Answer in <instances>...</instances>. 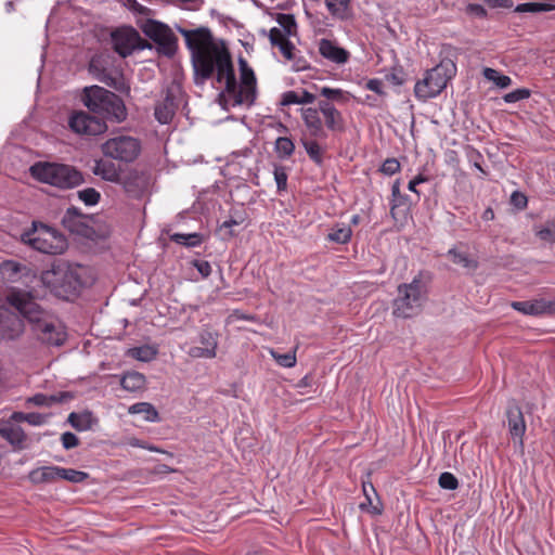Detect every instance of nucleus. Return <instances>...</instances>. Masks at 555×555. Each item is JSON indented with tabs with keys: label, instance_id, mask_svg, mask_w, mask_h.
I'll list each match as a JSON object with an SVG mask.
<instances>
[{
	"label": "nucleus",
	"instance_id": "obj_1",
	"mask_svg": "<svg viewBox=\"0 0 555 555\" xmlns=\"http://www.w3.org/2000/svg\"><path fill=\"white\" fill-rule=\"evenodd\" d=\"M177 30L184 37L186 47L191 51L194 69V82L199 86L212 77L217 72V82H225V92L233 98L234 105L244 104L241 92L237 91V81L229 50L214 43L211 31L207 27L188 30L177 26Z\"/></svg>",
	"mask_w": 555,
	"mask_h": 555
},
{
	"label": "nucleus",
	"instance_id": "obj_2",
	"mask_svg": "<svg viewBox=\"0 0 555 555\" xmlns=\"http://www.w3.org/2000/svg\"><path fill=\"white\" fill-rule=\"evenodd\" d=\"M7 301L22 312L34 337L48 347H61L67 339V333L61 321L43 308L29 291L12 288Z\"/></svg>",
	"mask_w": 555,
	"mask_h": 555
},
{
	"label": "nucleus",
	"instance_id": "obj_3",
	"mask_svg": "<svg viewBox=\"0 0 555 555\" xmlns=\"http://www.w3.org/2000/svg\"><path fill=\"white\" fill-rule=\"evenodd\" d=\"M81 271L80 266L59 259L53 261L50 269L42 271L41 282L56 297L69 300L78 296L83 287Z\"/></svg>",
	"mask_w": 555,
	"mask_h": 555
},
{
	"label": "nucleus",
	"instance_id": "obj_4",
	"mask_svg": "<svg viewBox=\"0 0 555 555\" xmlns=\"http://www.w3.org/2000/svg\"><path fill=\"white\" fill-rule=\"evenodd\" d=\"M80 100L90 113L104 121L121 122L127 118L122 99L103 87H85Z\"/></svg>",
	"mask_w": 555,
	"mask_h": 555
},
{
	"label": "nucleus",
	"instance_id": "obj_5",
	"mask_svg": "<svg viewBox=\"0 0 555 555\" xmlns=\"http://www.w3.org/2000/svg\"><path fill=\"white\" fill-rule=\"evenodd\" d=\"M430 274L421 271L411 283L398 286V296L393 300V314L399 318H412L421 311L427 298Z\"/></svg>",
	"mask_w": 555,
	"mask_h": 555
},
{
	"label": "nucleus",
	"instance_id": "obj_6",
	"mask_svg": "<svg viewBox=\"0 0 555 555\" xmlns=\"http://www.w3.org/2000/svg\"><path fill=\"white\" fill-rule=\"evenodd\" d=\"M30 176L46 184L68 190L85 182L83 175L72 165L50 162H37L29 168Z\"/></svg>",
	"mask_w": 555,
	"mask_h": 555
},
{
	"label": "nucleus",
	"instance_id": "obj_7",
	"mask_svg": "<svg viewBox=\"0 0 555 555\" xmlns=\"http://www.w3.org/2000/svg\"><path fill=\"white\" fill-rule=\"evenodd\" d=\"M21 242L43 254L59 255L66 250V237L52 227L33 221L31 227L21 234Z\"/></svg>",
	"mask_w": 555,
	"mask_h": 555
},
{
	"label": "nucleus",
	"instance_id": "obj_8",
	"mask_svg": "<svg viewBox=\"0 0 555 555\" xmlns=\"http://www.w3.org/2000/svg\"><path fill=\"white\" fill-rule=\"evenodd\" d=\"M456 67L452 60L444 59L436 67L427 70L426 77L416 82L414 87L415 96L422 101L438 95L448 85V81L455 75Z\"/></svg>",
	"mask_w": 555,
	"mask_h": 555
},
{
	"label": "nucleus",
	"instance_id": "obj_9",
	"mask_svg": "<svg viewBox=\"0 0 555 555\" xmlns=\"http://www.w3.org/2000/svg\"><path fill=\"white\" fill-rule=\"evenodd\" d=\"M26 323L22 312L5 300L0 306V343L18 341L25 334Z\"/></svg>",
	"mask_w": 555,
	"mask_h": 555
},
{
	"label": "nucleus",
	"instance_id": "obj_10",
	"mask_svg": "<svg viewBox=\"0 0 555 555\" xmlns=\"http://www.w3.org/2000/svg\"><path fill=\"white\" fill-rule=\"evenodd\" d=\"M104 156L122 163L134 162L141 152V143L129 135L108 139L101 146Z\"/></svg>",
	"mask_w": 555,
	"mask_h": 555
},
{
	"label": "nucleus",
	"instance_id": "obj_11",
	"mask_svg": "<svg viewBox=\"0 0 555 555\" xmlns=\"http://www.w3.org/2000/svg\"><path fill=\"white\" fill-rule=\"evenodd\" d=\"M114 51L121 57H127L134 50L152 49L153 46L143 39L139 31L131 26L116 28L111 34Z\"/></svg>",
	"mask_w": 555,
	"mask_h": 555
},
{
	"label": "nucleus",
	"instance_id": "obj_12",
	"mask_svg": "<svg viewBox=\"0 0 555 555\" xmlns=\"http://www.w3.org/2000/svg\"><path fill=\"white\" fill-rule=\"evenodd\" d=\"M152 183L151 173L138 168H128L122 171L117 184L122 186L124 192L132 199L143 198Z\"/></svg>",
	"mask_w": 555,
	"mask_h": 555
},
{
	"label": "nucleus",
	"instance_id": "obj_13",
	"mask_svg": "<svg viewBox=\"0 0 555 555\" xmlns=\"http://www.w3.org/2000/svg\"><path fill=\"white\" fill-rule=\"evenodd\" d=\"M92 217L83 215L77 207H69L62 217V224L72 233L94 240L96 232L90 225Z\"/></svg>",
	"mask_w": 555,
	"mask_h": 555
},
{
	"label": "nucleus",
	"instance_id": "obj_14",
	"mask_svg": "<svg viewBox=\"0 0 555 555\" xmlns=\"http://www.w3.org/2000/svg\"><path fill=\"white\" fill-rule=\"evenodd\" d=\"M107 61L101 54H95L91 57L88 64V72L100 82L105 86L115 89L116 91L122 92L126 89V85L121 75H113L107 72Z\"/></svg>",
	"mask_w": 555,
	"mask_h": 555
},
{
	"label": "nucleus",
	"instance_id": "obj_15",
	"mask_svg": "<svg viewBox=\"0 0 555 555\" xmlns=\"http://www.w3.org/2000/svg\"><path fill=\"white\" fill-rule=\"evenodd\" d=\"M68 125L74 132L86 135H98L107 129L106 122L100 117L82 111L74 113Z\"/></svg>",
	"mask_w": 555,
	"mask_h": 555
},
{
	"label": "nucleus",
	"instance_id": "obj_16",
	"mask_svg": "<svg viewBox=\"0 0 555 555\" xmlns=\"http://www.w3.org/2000/svg\"><path fill=\"white\" fill-rule=\"evenodd\" d=\"M179 91V87L167 88L165 98L156 104L154 115L160 124H169L172 120L179 106L177 98Z\"/></svg>",
	"mask_w": 555,
	"mask_h": 555
},
{
	"label": "nucleus",
	"instance_id": "obj_17",
	"mask_svg": "<svg viewBox=\"0 0 555 555\" xmlns=\"http://www.w3.org/2000/svg\"><path fill=\"white\" fill-rule=\"evenodd\" d=\"M506 417L508 430L514 440H518L519 446L524 444L522 437L526 431L524 414L515 400H509L506 408Z\"/></svg>",
	"mask_w": 555,
	"mask_h": 555
},
{
	"label": "nucleus",
	"instance_id": "obj_18",
	"mask_svg": "<svg viewBox=\"0 0 555 555\" xmlns=\"http://www.w3.org/2000/svg\"><path fill=\"white\" fill-rule=\"evenodd\" d=\"M319 52L324 59L337 64H345L350 57V53L346 49L325 38L319 42Z\"/></svg>",
	"mask_w": 555,
	"mask_h": 555
},
{
	"label": "nucleus",
	"instance_id": "obj_19",
	"mask_svg": "<svg viewBox=\"0 0 555 555\" xmlns=\"http://www.w3.org/2000/svg\"><path fill=\"white\" fill-rule=\"evenodd\" d=\"M30 269L15 260H4L0 263V275L9 283H16L30 273Z\"/></svg>",
	"mask_w": 555,
	"mask_h": 555
},
{
	"label": "nucleus",
	"instance_id": "obj_20",
	"mask_svg": "<svg viewBox=\"0 0 555 555\" xmlns=\"http://www.w3.org/2000/svg\"><path fill=\"white\" fill-rule=\"evenodd\" d=\"M122 171L124 170H121L120 167L117 166L115 163L105 159L95 160V164L92 168L93 175L99 176L103 180L113 183H118Z\"/></svg>",
	"mask_w": 555,
	"mask_h": 555
},
{
	"label": "nucleus",
	"instance_id": "obj_21",
	"mask_svg": "<svg viewBox=\"0 0 555 555\" xmlns=\"http://www.w3.org/2000/svg\"><path fill=\"white\" fill-rule=\"evenodd\" d=\"M237 91L241 92L244 103L247 105L254 104L257 91L256 77L251 68L241 73V85H237Z\"/></svg>",
	"mask_w": 555,
	"mask_h": 555
},
{
	"label": "nucleus",
	"instance_id": "obj_22",
	"mask_svg": "<svg viewBox=\"0 0 555 555\" xmlns=\"http://www.w3.org/2000/svg\"><path fill=\"white\" fill-rule=\"evenodd\" d=\"M512 308L528 315L546 314L552 307L545 299H535L531 301H513Z\"/></svg>",
	"mask_w": 555,
	"mask_h": 555
},
{
	"label": "nucleus",
	"instance_id": "obj_23",
	"mask_svg": "<svg viewBox=\"0 0 555 555\" xmlns=\"http://www.w3.org/2000/svg\"><path fill=\"white\" fill-rule=\"evenodd\" d=\"M269 40L272 46L278 47L280 49L281 53L285 59H294L295 46L287 39V37H285V35L280 28L273 27L272 29H270Z\"/></svg>",
	"mask_w": 555,
	"mask_h": 555
},
{
	"label": "nucleus",
	"instance_id": "obj_24",
	"mask_svg": "<svg viewBox=\"0 0 555 555\" xmlns=\"http://www.w3.org/2000/svg\"><path fill=\"white\" fill-rule=\"evenodd\" d=\"M74 398L73 393L69 391H61L56 395H44V393H36L33 397H29L26 402L31 403L38 406H51L56 403H63L72 400Z\"/></svg>",
	"mask_w": 555,
	"mask_h": 555
},
{
	"label": "nucleus",
	"instance_id": "obj_25",
	"mask_svg": "<svg viewBox=\"0 0 555 555\" xmlns=\"http://www.w3.org/2000/svg\"><path fill=\"white\" fill-rule=\"evenodd\" d=\"M365 502L360 504L362 511H369L372 514L379 515L382 513V504L377 496V492L371 482L362 483Z\"/></svg>",
	"mask_w": 555,
	"mask_h": 555
},
{
	"label": "nucleus",
	"instance_id": "obj_26",
	"mask_svg": "<svg viewBox=\"0 0 555 555\" xmlns=\"http://www.w3.org/2000/svg\"><path fill=\"white\" fill-rule=\"evenodd\" d=\"M0 436L4 438L14 449L23 450L26 448L25 442L27 440V435L21 427H0Z\"/></svg>",
	"mask_w": 555,
	"mask_h": 555
},
{
	"label": "nucleus",
	"instance_id": "obj_27",
	"mask_svg": "<svg viewBox=\"0 0 555 555\" xmlns=\"http://www.w3.org/2000/svg\"><path fill=\"white\" fill-rule=\"evenodd\" d=\"M302 119L312 137L324 138L325 132L317 108L302 109Z\"/></svg>",
	"mask_w": 555,
	"mask_h": 555
},
{
	"label": "nucleus",
	"instance_id": "obj_28",
	"mask_svg": "<svg viewBox=\"0 0 555 555\" xmlns=\"http://www.w3.org/2000/svg\"><path fill=\"white\" fill-rule=\"evenodd\" d=\"M67 422L76 430L85 431L91 429L98 423V420L91 411L86 410L82 413L72 412L68 415Z\"/></svg>",
	"mask_w": 555,
	"mask_h": 555
},
{
	"label": "nucleus",
	"instance_id": "obj_29",
	"mask_svg": "<svg viewBox=\"0 0 555 555\" xmlns=\"http://www.w3.org/2000/svg\"><path fill=\"white\" fill-rule=\"evenodd\" d=\"M59 466H43L33 469L28 478L34 485L49 483L59 479Z\"/></svg>",
	"mask_w": 555,
	"mask_h": 555
},
{
	"label": "nucleus",
	"instance_id": "obj_30",
	"mask_svg": "<svg viewBox=\"0 0 555 555\" xmlns=\"http://www.w3.org/2000/svg\"><path fill=\"white\" fill-rule=\"evenodd\" d=\"M141 29L145 36L157 43L171 28L162 22L149 18L141 25Z\"/></svg>",
	"mask_w": 555,
	"mask_h": 555
},
{
	"label": "nucleus",
	"instance_id": "obj_31",
	"mask_svg": "<svg viewBox=\"0 0 555 555\" xmlns=\"http://www.w3.org/2000/svg\"><path fill=\"white\" fill-rule=\"evenodd\" d=\"M145 376L135 371L125 373L120 379L121 387L128 391L141 390L145 387Z\"/></svg>",
	"mask_w": 555,
	"mask_h": 555
},
{
	"label": "nucleus",
	"instance_id": "obj_32",
	"mask_svg": "<svg viewBox=\"0 0 555 555\" xmlns=\"http://www.w3.org/2000/svg\"><path fill=\"white\" fill-rule=\"evenodd\" d=\"M130 414H143L146 422H159V413L150 402H138L129 406Z\"/></svg>",
	"mask_w": 555,
	"mask_h": 555
},
{
	"label": "nucleus",
	"instance_id": "obj_33",
	"mask_svg": "<svg viewBox=\"0 0 555 555\" xmlns=\"http://www.w3.org/2000/svg\"><path fill=\"white\" fill-rule=\"evenodd\" d=\"M156 44L158 53L172 57L177 52L178 38L170 29Z\"/></svg>",
	"mask_w": 555,
	"mask_h": 555
},
{
	"label": "nucleus",
	"instance_id": "obj_34",
	"mask_svg": "<svg viewBox=\"0 0 555 555\" xmlns=\"http://www.w3.org/2000/svg\"><path fill=\"white\" fill-rule=\"evenodd\" d=\"M447 256L453 263L459 264L467 270L475 271L478 268L477 260L470 258L467 253L460 251L456 248H451Z\"/></svg>",
	"mask_w": 555,
	"mask_h": 555
},
{
	"label": "nucleus",
	"instance_id": "obj_35",
	"mask_svg": "<svg viewBox=\"0 0 555 555\" xmlns=\"http://www.w3.org/2000/svg\"><path fill=\"white\" fill-rule=\"evenodd\" d=\"M170 241L183 245L185 247H196L204 241V236L201 233H173L170 235Z\"/></svg>",
	"mask_w": 555,
	"mask_h": 555
},
{
	"label": "nucleus",
	"instance_id": "obj_36",
	"mask_svg": "<svg viewBox=\"0 0 555 555\" xmlns=\"http://www.w3.org/2000/svg\"><path fill=\"white\" fill-rule=\"evenodd\" d=\"M555 9L554 4L551 3H542V2H526L518 4L514 12L516 13H542V12H550Z\"/></svg>",
	"mask_w": 555,
	"mask_h": 555
},
{
	"label": "nucleus",
	"instance_id": "obj_37",
	"mask_svg": "<svg viewBox=\"0 0 555 555\" xmlns=\"http://www.w3.org/2000/svg\"><path fill=\"white\" fill-rule=\"evenodd\" d=\"M352 230L349 225L334 227L327 234V240L337 244H346L350 241Z\"/></svg>",
	"mask_w": 555,
	"mask_h": 555
},
{
	"label": "nucleus",
	"instance_id": "obj_38",
	"mask_svg": "<svg viewBox=\"0 0 555 555\" xmlns=\"http://www.w3.org/2000/svg\"><path fill=\"white\" fill-rule=\"evenodd\" d=\"M128 354L135 360L149 362L156 357L157 351L153 347L144 345L129 349Z\"/></svg>",
	"mask_w": 555,
	"mask_h": 555
},
{
	"label": "nucleus",
	"instance_id": "obj_39",
	"mask_svg": "<svg viewBox=\"0 0 555 555\" xmlns=\"http://www.w3.org/2000/svg\"><path fill=\"white\" fill-rule=\"evenodd\" d=\"M59 478L73 483H81L89 478V474L73 468L59 467Z\"/></svg>",
	"mask_w": 555,
	"mask_h": 555
},
{
	"label": "nucleus",
	"instance_id": "obj_40",
	"mask_svg": "<svg viewBox=\"0 0 555 555\" xmlns=\"http://www.w3.org/2000/svg\"><path fill=\"white\" fill-rule=\"evenodd\" d=\"M276 22L283 28L282 31L285 35V37L293 36L296 34L297 24L295 16L293 14L279 13L276 15Z\"/></svg>",
	"mask_w": 555,
	"mask_h": 555
},
{
	"label": "nucleus",
	"instance_id": "obj_41",
	"mask_svg": "<svg viewBox=\"0 0 555 555\" xmlns=\"http://www.w3.org/2000/svg\"><path fill=\"white\" fill-rule=\"evenodd\" d=\"M325 125L332 131H343L344 130V119L338 109L333 108L330 112H326L324 115Z\"/></svg>",
	"mask_w": 555,
	"mask_h": 555
},
{
	"label": "nucleus",
	"instance_id": "obj_42",
	"mask_svg": "<svg viewBox=\"0 0 555 555\" xmlns=\"http://www.w3.org/2000/svg\"><path fill=\"white\" fill-rule=\"evenodd\" d=\"M295 151L294 142L287 137H280L275 141V152L280 158H288Z\"/></svg>",
	"mask_w": 555,
	"mask_h": 555
},
{
	"label": "nucleus",
	"instance_id": "obj_43",
	"mask_svg": "<svg viewBox=\"0 0 555 555\" xmlns=\"http://www.w3.org/2000/svg\"><path fill=\"white\" fill-rule=\"evenodd\" d=\"M483 76L486 79L493 81L500 88H507L512 83L511 77L502 75L501 73L493 68H485Z\"/></svg>",
	"mask_w": 555,
	"mask_h": 555
},
{
	"label": "nucleus",
	"instance_id": "obj_44",
	"mask_svg": "<svg viewBox=\"0 0 555 555\" xmlns=\"http://www.w3.org/2000/svg\"><path fill=\"white\" fill-rule=\"evenodd\" d=\"M199 343L205 349H212V352H217L218 347V333L212 332L208 328L203 330L199 333Z\"/></svg>",
	"mask_w": 555,
	"mask_h": 555
},
{
	"label": "nucleus",
	"instance_id": "obj_45",
	"mask_svg": "<svg viewBox=\"0 0 555 555\" xmlns=\"http://www.w3.org/2000/svg\"><path fill=\"white\" fill-rule=\"evenodd\" d=\"M535 235L541 241L555 243V219L546 221L542 228L535 231Z\"/></svg>",
	"mask_w": 555,
	"mask_h": 555
},
{
	"label": "nucleus",
	"instance_id": "obj_46",
	"mask_svg": "<svg viewBox=\"0 0 555 555\" xmlns=\"http://www.w3.org/2000/svg\"><path fill=\"white\" fill-rule=\"evenodd\" d=\"M78 197L86 205L93 206L100 202L101 194L93 188H87L78 192Z\"/></svg>",
	"mask_w": 555,
	"mask_h": 555
},
{
	"label": "nucleus",
	"instance_id": "obj_47",
	"mask_svg": "<svg viewBox=\"0 0 555 555\" xmlns=\"http://www.w3.org/2000/svg\"><path fill=\"white\" fill-rule=\"evenodd\" d=\"M305 150L309 157L318 165L322 164V152L317 141H302Z\"/></svg>",
	"mask_w": 555,
	"mask_h": 555
},
{
	"label": "nucleus",
	"instance_id": "obj_48",
	"mask_svg": "<svg viewBox=\"0 0 555 555\" xmlns=\"http://www.w3.org/2000/svg\"><path fill=\"white\" fill-rule=\"evenodd\" d=\"M271 356L274 358V360L284 367H293L296 364V353L294 351H289L286 353H279L274 350H271Z\"/></svg>",
	"mask_w": 555,
	"mask_h": 555
},
{
	"label": "nucleus",
	"instance_id": "obj_49",
	"mask_svg": "<svg viewBox=\"0 0 555 555\" xmlns=\"http://www.w3.org/2000/svg\"><path fill=\"white\" fill-rule=\"evenodd\" d=\"M385 79L393 86H402L406 80V74L401 67H393L385 75Z\"/></svg>",
	"mask_w": 555,
	"mask_h": 555
},
{
	"label": "nucleus",
	"instance_id": "obj_50",
	"mask_svg": "<svg viewBox=\"0 0 555 555\" xmlns=\"http://www.w3.org/2000/svg\"><path fill=\"white\" fill-rule=\"evenodd\" d=\"M438 483L446 490H455L459 487L457 478L449 472H444L439 476Z\"/></svg>",
	"mask_w": 555,
	"mask_h": 555
},
{
	"label": "nucleus",
	"instance_id": "obj_51",
	"mask_svg": "<svg viewBox=\"0 0 555 555\" xmlns=\"http://www.w3.org/2000/svg\"><path fill=\"white\" fill-rule=\"evenodd\" d=\"M273 173L278 191H285L287 188V173L285 167L275 165Z\"/></svg>",
	"mask_w": 555,
	"mask_h": 555
},
{
	"label": "nucleus",
	"instance_id": "obj_52",
	"mask_svg": "<svg viewBox=\"0 0 555 555\" xmlns=\"http://www.w3.org/2000/svg\"><path fill=\"white\" fill-rule=\"evenodd\" d=\"M531 92L529 89L521 88L516 89L509 93H506L503 99L506 103H516L518 101L528 99L530 96Z\"/></svg>",
	"mask_w": 555,
	"mask_h": 555
},
{
	"label": "nucleus",
	"instance_id": "obj_53",
	"mask_svg": "<svg viewBox=\"0 0 555 555\" xmlns=\"http://www.w3.org/2000/svg\"><path fill=\"white\" fill-rule=\"evenodd\" d=\"M325 3L332 14H340L348 9L350 0H325Z\"/></svg>",
	"mask_w": 555,
	"mask_h": 555
},
{
	"label": "nucleus",
	"instance_id": "obj_54",
	"mask_svg": "<svg viewBox=\"0 0 555 555\" xmlns=\"http://www.w3.org/2000/svg\"><path fill=\"white\" fill-rule=\"evenodd\" d=\"M188 353L190 357L196 359H214L217 356V352H212V349H205L204 347H191Z\"/></svg>",
	"mask_w": 555,
	"mask_h": 555
},
{
	"label": "nucleus",
	"instance_id": "obj_55",
	"mask_svg": "<svg viewBox=\"0 0 555 555\" xmlns=\"http://www.w3.org/2000/svg\"><path fill=\"white\" fill-rule=\"evenodd\" d=\"M399 170H400V163L396 158H387L380 167V171L387 176H392L396 172H398Z\"/></svg>",
	"mask_w": 555,
	"mask_h": 555
},
{
	"label": "nucleus",
	"instance_id": "obj_56",
	"mask_svg": "<svg viewBox=\"0 0 555 555\" xmlns=\"http://www.w3.org/2000/svg\"><path fill=\"white\" fill-rule=\"evenodd\" d=\"M61 441H62L63 448L66 450L76 448L80 443L78 437L70 431H66V433L62 434Z\"/></svg>",
	"mask_w": 555,
	"mask_h": 555
},
{
	"label": "nucleus",
	"instance_id": "obj_57",
	"mask_svg": "<svg viewBox=\"0 0 555 555\" xmlns=\"http://www.w3.org/2000/svg\"><path fill=\"white\" fill-rule=\"evenodd\" d=\"M467 157L474 167L477 168L482 175H487L486 170L481 167L482 155L475 149L469 147L467 151Z\"/></svg>",
	"mask_w": 555,
	"mask_h": 555
},
{
	"label": "nucleus",
	"instance_id": "obj_58",
	"mask_svg": "<svg viewBox=\"0 0 555 555\" xmlns=\"http://www.w3.org/2000/svg\"><path fill=\"white\" fill-rule=\"evenodd\" d=\"M511 204L517 209L521 210L527 207L528 198L524 193L514 191L511 195Z\"/></svg>",
	"mask_w": 555,
	"mask_h": 555
},
{
	"label": "nucleus",
	"instance_id": "obj_59",
	"mask_svg": "<svg viewBox=\"0 0 555 555\" xmlns=\"http://www.w3.org/2000/svg\"><path fill=\"white\" fill-rule=\"evenodd\" d=\"M320 94L328 101L330 100L339 101L343 98L344 92L340 89H332L328 87H323L320 90Z\"/></svg>",
	"mask_w": 555,
	"mask_h": 555
},
{
	"label": "nucleus",
	"instance_id": "obj_60",
	"mask_svg": "<svg viewBox=\"0 0 555 555\" xmlns=\"http://www.w3.org/2000/svg\"><path fill=\"white\" fill-rule=\"evenodd\" d=\"M466 13L479 18H485L487 16V10L481 4L477 3H469L466 7Z\"/></svg>",
	"mask_w": 555,
	"mask_h": 555
},
{
	"label": "nucleus",
	"instance_id": "obj_61",
	"mask_svg": "<svg viewBox=\"0 0 555 555\" xmlns=\"http://www.w3.org/2000/svg\"><path fill=\"white\" fill-rule=\"evenodd\" d=\"M193 266L197 269L203 278H208L211 274V266L206 260H194Z\"/></svg>",
	"mask_w": 555,
	"mask_h": 555
},
{
	"label": "nucleus",
	"instance_id": "obj_62",
	"mask_svg": "<svg viewBox=\"0 0 555 555\" xmlns=\"http://www.w3.org/2000/svg\"><path fill=\"white\" fill-rule=\"evenodd\" d=\"M281 104L282 105L300 104L299 95L295 91H287L283 94Z\"/></svg>",
	"mask_w": 555,
	"mask_h": 555
},
{
	"label": "nucleus",
	"instance_id": "obj_63",
	"mask_svg": "<svg viewBox=\"0 0 555 555\" xmlns=\"http://www.w3.org/2000/svg\"><path fill=\"white\" fill-rule=\"evenodd\" d=\"M44 422H46V416L43 414L36 413V412L27 413L26 423L34 425V426H39V425H42Z\"/></svg>",
	"mask_w": 555,
	"mask_h": 555
},
{
	"label": "nucleus",
	"instance_id": "obj_64",
	"mask_svg": "<svg viewBox=\"0 0 555 555\" xmlns=\"http://www.w3.org/2000/svg\"><path fill=\"white\" fill-rule=\"evenodd\" d=\"M382 87H383V82L379 79H370L365 83V88L367 90H371L379 95H384L385 92L383 91Z\"/></svg>",
	"mask_w": 555,
	"mask_h": 555
}]
</instances>
